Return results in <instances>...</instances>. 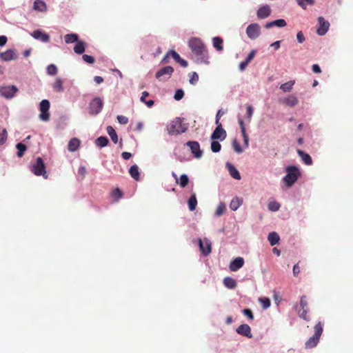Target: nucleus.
<instances>
[{
    "mask_svg": "<svg viewBox=\"0 0 353 353\" xmlns=\"http://www.w3.org/2000/svg\"><path fill=\"white\" fill-rule=\"evenodd\" d=\"M281 102L283 104L287 105V106L294 107L298 104L299 100L296 96L289 95L287 96V97L283 98V99H281Z\"/></svg>",
    "mask_w": 353,
    "mask_h": 353,
    "instance_id": "nucleus-20",
    "label": "nucleus"
},
{
    "mask_svg": "<svg viewBox=\"0 0 353 353\" xmlns=\"http://www.w3.org/2000/svg\"><path fill=\"white\" fill-rule=\"evenodd\" d=\"M232 147L236 152H237V153L243 152V149H242L241 146L240 145L239 142L237 141V140H236V139L233 140V141L232 143Z\"/></svg>",
    "mask_w": 353,
    "mask_h": 353,
    "instance_id": "nucleus-43",
    "label": "nucleus"
},
{
    "mask_svg": "<svg viewBox=\"0 0 353 353\" xmlns=\"http://www.w3.org/2000/svg\"><path fill=\"white\" fill-rule=\"evenodd\" d=\"M50 108V102L48 99H43L40 103L39 118L41 121H48L50 119L49 110Z\"/></svg>",
    "mask_w": 353,
    "mask_h": 353,
    "instance_id": "nucleus-6",
    "label": "nucleus"
},
{
    "mask_svg": "<svg viewBox=\"0 0 353 353\" xmlns=\"http://www.w3.org/2000/svg\"><path fill=\"white\" fill-rule=\"evenodd\" d=\"M297 153L302 159V161L305 163V165H312V157H310L309 154H306V152H303V150H297Z\"/></svg>",
    "mask_w": 353,
    "mask_h": 353,
    "instance_id": "nucleus-25",
    "label": "nucleus"
},
{
    "mask_svg": "<svg viewBox=\"0 0 353 353\" xmlns=\"http://www.w3.org/2000/svg\"><path fill=\"white\" fill-rule=\"evenodd\" d=\"M287 23L285 19H276L273 21L268 22L265 27L266 28H271L273 26L284 27L286 26Z\"/></svg>",
    "mask_w": 353,
    "mask_h": 353,
    "instance_id": "nucleus-26",
    "label": "nucleus"
},
{
    "mask_svg": "<svg viewBox=\"0 0 353 353\" xmlns=\"http://www.w3.org/2000/svg\"><path fill=\"white\" fill-rule=\"evenodd\" d=\"M189 182V177L186 174H182L179 177V185L181 187L184 188V187H186L188 183Z\"/></svg>",
    "mask_w": 353,
    "mask_h": 353,
    "instance_id": "nucleus-40",
    "label": "nucleus"
},
{
    "mask_svg": "<svg viewBox=\"0 0 353 353\" xmlns=\"http://www.w3.org/2000/svg\"><path fill=\"white\" fill-rule=\"evenodd\" d=\"M31 170L36 176H43L46 179L48 176L46 165L41 157H38L36 162L32 165Z\"/></svg>",
    "mask_w": 353,
    "mask_h": 353,
    "instance_id": "nucleus-5",
    "label": "nucleus"
},
{
    "mask_svg": "<svg viewBox=\"0 0 353 353\" xmlns=\"http://www.w3.org/2000/svg\"><path fill=\"white\" fill-rule=\"evenodd\" d=\"M227 168L230 176H232L234 179H236L237 180H239V179H241V175L238 170L235 168L234 165L228 163Z\"/></svg>",
    "mask_w": 353,
    "mask_h": 353,
    "instance_id": "nucleus-27",
    "label": "nucleus"
},
{
    "mask_svg": "<svg viewBox=\"0 0 353 353\" xmlns=\"http://www.w3.org/2000/svg\"><path fill=\"white\" fill-rule=\"evenodd\" d=\"M170 56H172L174 60L179 63V54L177 53V52L174 51V50H170V51L167 52L165 55L164 56L163 59L161 60V62L163 63H168L169 62V57Z\"/></svg>",
    "mask_w": 353,
    "mask_h": 353,
    "instance_id": "nucleus-23",
    "label": "nucleus"
},
{
    "mask_svg": "<svg viewBox=\"0 0 353 353\" xmlns=\"http://www.w3.org/2000/svg\"><path fill=\"white\" fill-rule=\"evenodd\" d=\"M243 314L246 315L249 319H254V315L250 308H245L243 310Z\"/></svg>",
    "mask_w": 353,
    "mask_h": 353,
    "instance_id": "nucleus-55",
    "label": "nucleus"
},
{
    "mask_svg": "<svg viewBox=\"0 0 353 353\" xmlns=\"http://www.w3.org/2000/svg\"><path fill=\"white\" fill-rule=\"evenodd\" d=\"M246 110H247V116L248 117L249 119H251L252 115H253V111H254V108L252 105H250V104H248L247 106H246Z\"/></svg>",
    "mask_w": 353,
    "mask_h": 353,
    "instance_id": "nucleus-57",
    "label": "nucleus"
},
{
    "mask_svg": "<svg viewBox=\"0 0 353 353\" xmlns=\"http://www.w3.org/2000/svg\"><path fill=\"white\" fill-rule=\"evenodd\" d=\"M117 119L119 123H122L123 125H125V123H128V119L125 116H118Z\"/></svg>",
    "mask_w": 353,
    "mask_h": 353,
    "instance_id": "nucleus-59",
    "label": "nucleus"
},
{
    "mask_svg": "<svg viewBox=\"0 0 353 353\" xmlns=\"http://www.w3.org/2000/svg\"><path fill=\"white\" fill-rule=\"evenodd\" d=\"M259 301L261 303L263 308L265 309L268 308V307H270L271 305V300L268 297L260 298Z\"/></svg>",
    "mask_w": 353,
    "mask_h": 353,
    "instance_id": "nucleus-46",
    "label": "nucleus"
},
{
    "mask_svg": "<svg viewBox=\"0 0 353 353\" xmlns=\"http://www.w3.org/2000/svg\"><path fill=\"white\" fill-rule=\"evenodd\" d=\"M238 334H242V336H246L248 338H252L251 329L248 324L240 325L236 330Z\"/></svg>",
    "mask_w": 353,
    "mask_h": 353,
    "instance_id": "nucleus-19",
    "label": "nucleus"
},
{
    "mask_svg": "<svg viewBox=\"0 0 353 353\" xmlns=\"http://www.w3.org/2000/svg\"><path fill=\"white\" fill-rule=\"evenodd\" d=\"M32 9L37 12H46L48 6L46 3L42 0H35L33 3Z\"/></svg>",
    "mask_w": 353,
    "mask_h": 353,
    "instance_id": "nucleus-21",
    "label": "nucleus"
},
{
    "mask_svg": "<svg viewBox=\"0 0 353 353\" xmlns=\"http://www.w3.org/2000/svg\"><path fill=\"white\" fill-rule=\"evenodd\" d=\"M296 38L299 42H303L305 41V37L302 32H297Z\"/></svg>",
    "mask_w": 353,
    "mask_h": 353,
    "instance_id": "nucleus-63",
    "label": "nucleus"
},
{
    "mask_svg": "<svg viewBox=\"0 0 353 353\" xmlns=\"http://www.w3.org/2000/svg\"><path fill=\"white\" fill-rule=\"evenodd\" d=\"M86 172L87 170L84 165H81L78 170V173L80 174L82 176H85Z\"/></svg>",
    "mask_w": 353,
    "mask_h": 353,
    "instance_id": "nucleus-62",
    "label": "nucleus"
},
{
    "mask_svg": "<svg viewBox=\"0 0 353 353\" xmlns=\"http://www.w3.org/2000/svg\"><path fill=\"white\" fill-rule=\"evenodd\" d=\"M197 205L196 195L194 192L191 194L188 200V208L190 210H194L196 209Z\"/></svg>",
    "mask_w": 353,
    "mask_h": 353,
    "instance_id": "nucleus-31",
    "label": "nucleus"
},
{
    "mask_svg": "<svg viewBox=\"0 0 353 353\" xmlns=\"http://www.w3.org/2000/svg\"><path fill=\"white\" fill-rule=\"evenodd\" d=\"M104 102L102 98L95 97L89 103L90 112L92 114H99L103 108Z\"/></svg>",
    "mask_w": 353,
    "mask_h": 353,
    "instance_id": "nucleus-7",
    "label": "nucleus"
},
{
    "mask_svg": "<svg viewBox=\"0 0 353 353\" xmlns=\"http://www.w3.org/2000/svg\"><path fill=\"white\" fill-rule=\"evenodd\" d=\"M129 173H130V176H132V177L134 179V180H139L140 174H139V169L138 165H131V167L129 170Z\"/></svg>",
    "mask_w": 353,
    "mask_h": 353,
    "instance_id": "nucleus-30",
    "label": "nucleus"
},
{
    "mask_svg": "<svg viewBox=\"0 0 353 353\" xmlns=\"http://www.w3.org/2000/svg\"><path fill=\"white\" fill-rule=\"evenodd\" d=\"M211 149L213 152H219L221 149V145L217 140H212L211 142Z\"/></svg>",
    "mask_w": 353,
    "mask_h": 353,
    "instance_id": "nucleus-42",
    "label": "nucleus"
},
{
    "mask_svg": "<svg viewBox=\"0 0 353 353\" xmlns=\"http://www.w3.org/2000/svg\"><path fill=\"white\" fill-rule=\"evenodd\" d=\"M17 57V52L14 49H8L0 53V59L3 61L16 60Z\"/></svg>",
    "mask_w": 353,
    "mask_h": 353,
    "instance_id": "nucleus-15",
    "label": "nucleus"
},
{
    "mask_svg": "<svg viewBox=\"0 0 353 353\" xmlns=\"http://www.w3.org/2000/svg\"><path fill=\"white\" fill-rule=\"evenodd\" d=\"M314 333L311 337L307 340L305 343V348H313L318 344L321 336L323 332V325L322 323L319 322L314 327Z\"/></svg>",
    "mask_w": 353,
    "mask_h": 353,
    "instance_id": "nucleus-3",
    "label": "nucleus"
},
{
    "mask_svg": "<svg viewBox=\"0 0 353 353\" xmlns=\"http://www.w3.org/2000/svg\"><path fill=\"white\" fill-rule=\"evenodd\" d=\"M76 45L74 46L73 50L77 54H83V52L85 50V43L83 41L79 40V36L77 37V41H75Z\"/></svg>",
    "mask_w": 353,
    "mask_h": 353,
    "instance_id": "nucleus-22",
    "label": "nucleus"
},
{
    "mask_svg": "<svg viewBox=\"0 0 353 353\" xmlns=\"http://www.w3.org/2000/svg\"><path fill=\"white\" fill-rule=\"evenodd\" d=\"M216 125H217L214 131L211 134V139L212 140H217V139H219L220 140H224V139H225L227 137V132L223 128V125L221 124V123H219Z\"/></svg>",
    "mask_w": 353,
    "mask_h": 353,
    "instance_id": "nucleus-12",
    "label": "nucleus"
},
{
    "mask_svg": "<svg viewBox=\"0 0 353 353\" xmlns=\"http://www.w3.org/2000/svg\"><path fill=\"white\" fill-rule=\"evenodd\" d=\"M241 203L242 201L239 200L238 198H234L231 201L230 207L231 210H236L238 209V208H239Z\"/></svg>",
    "mask_w": 353,
    "mask_h": 353,
    "instance_id": "nucleus-41",
    "label": "nucleus"
},
{
    "mask_svg": "<svg viewBox=\"0 0 353 353\" xmlns=\"http://www.w3.org/2000/svg\"><path fill=\"white\" fill-rule=\"evenodd\" d=\"M242 135L243 137V141L245 144L246 146H248V143H249V138H248V134L246 133V130H243V132H242Z\"/></svg>",
    "mask_w": 353,
    "mask_h": 353,
    "instance_id": "nucleus-60",
    "label": "nucleus"
},
{
    "mask_svg": "<svg viewBox=\"0 0 353 353\" xmlns=\"http://www.w3.org/2000/svg\"><path fill=\"white\" fill-rule=\"evenodd\" d=\"M199 245V250L201 252L204 256H208V254L211 253L212 251V242H210L208 239H203V240H201V239H198Z\"/></svg>",
    "mask_w": 353,
    "mask_h": 353,
    "instance_id": "nucleus-11",
    "label": "nucleus"
},
{
    "mask_svg": "<svg viewBox=\"0 0 353 353\" xmlns=\"http://www.w3.org/2000/svg\"><path fill=\"white\" fill-rule=\"evenodd\" d=\"M293 85H294V81H287L280 85V89L284 92H290L292 89Z\"/></svg>",
    "mask_w": 353,
    "mask_h": 353,
    "instance_id": "nucleus-39",
    "label": "nucleus"
},
{
    "mask_svg": "<svg viewBox=\"0 0 353 353\" xmlns=\"http://www.w3.org/2000/svg\"><path fill=\"white\" fill-rule=\"evenodd\" d=\"M81 142L78 138H72L68 144L69 151H77L80 147Z\"/></svg>",
    "mask_w": 353,
    "mask_h": 353,
    "instance_id": "nucleus-24",
    "label": "nucleus"
},
{
    "mask_svg": "<svg viewBox=\"0 0 353 353\" xmlns=\"http://www.w3.org/2000/svg\"><path fill=\"white\" fill-rule=\"evenodd\" d=\"M307 301L306 296H301L300 300V307L301 309L307 308Z\"/></svg>",
    "mask_w": 353,
    "mask_h": 353,
    "instance_id": "nucleus-54",
    "label": "nucleus"
},
{
    "mask_svg": "<svg viewBox=\"0 0 353 353\" xmlns=\"http://www.w3.org/2000/svg\"><path fill=\"white\" fill-rule=\"evenodd\" d=\"M225 210V205L221 203L216 209L215 214L216 216H221Z\"/></svg>",
    "mask_w": 353,
    "mask_h": 353,
    "instance_id": "nucleus-50",
    "label": "nucleus"
},
{
    "mask_svg": "<svg viewBox=\"0 0 353 353\" xmlns=\"http://www.w3.org/2000/svg\"><path fill=\"white\" fill-rule=\"evenodd\" d=\"M248 66L247 59H245L243 61L240 62L239 65V68L240 70L243 71Z\"/></svg>",
    "mask_w": 353,
    "mask_h": 353,
    "instance_id": "nucleus-61",
    "label": "nucleus"
},
{
    "mask_svg": "<svg viewBox=\"0 0 353 353\" xmlns=\"http://www.w3.org/2000/svg\"><path fill=\"white\" fill-rule=\"evenodd\" d=\"M188 46L191 50L196 63L209 64V52L205 48L203 41L199 38H191L188 41Z\"/></svg>",
    "mask_w": 353,
    "mask_h": 353,
    "instance_id": "nucleus-1",
    "label": "nucleus"
},
{
    "mask_svg": "<svg viewBox=\"0 0 353 353\" xmlns=\"http://www.w3.org/2000/svg\"><path fill=\"white\" fill-rule=\"evenodd\" d=\"M109 143V139L106 136H100L99 138L97 139L96 143L98 145V146L104 147L107 146L108 143Z\"/></svg>",
    "mask_w": 353,
    "mask_h": 353,
    "instance_id": "nucleus-38",
    "label": "nucleus"
},
{
    "mask_svg": "<svg viewBox=\"0 0 353 353\" xmlns=\"http://www.w3.org/2000/svg\"><path fill=\"white\" fill-rule=\"evenodd\" d=\"M8 139V131L6 129H3L0 133V145L3 144Z\"/></svg>",
    "mask_w": 353,
    "mask_h": 353,
    "instance_id": "nucleus-48",
    "label": "nucleus"
},
{
    "mask_svg": "<svg viewBox=\"0 0 353 353\" xmlns=\"http://www.w3.org/2000/svg\"><path fill=\"white\" fill-rule=\"evenodd\" d=\"M52 87L56 92H63L64 88L61 79L57 78L52 84Z\"/></svg>",
    "mask_w": 353,
    "mask_h": 353,
    "instance_id": "nucleus-33",
    "label": "nucleus"
},
{
    "mask_svg": "<svg viewBox=\"0 0 353 353\" xmlns=\"http://www.w3.org/2000/svg\"><path fill=\"white\" fill-rule=\"evenodd\" d=\"M82 59L85 61V62L89 63L90 64H92V63H94L95 61L93 56L88 55V54H83Z\"/></svg>",
    "mask_w": 353,
    "mask_h": 353,
    "instance_id": "nucleus-52",
    "label": "nucleus"
},
{
    "mask_svg": "<svg viewBox=\"0 0 353 353\" xmlns=\"http://www.w3.org/2000/svg\"><path fill=\"white\" fill-rule=\"evenodd\" d=\"M255 54H256L255 50H252L250 52V53L248 54V57H246V62H247L248 65L249 64L250 62H251L252 59H254Z\"/></svg>",
    "mask_w": 353,
    "mask_h": 353,
    "instance_id": "nucleus-56",
    "label": "nucleus"
},
{
    "mask_svg": "<svg viewBox=\"0 0 353 353\" xmlns=\"http://www.w3.org/2000/svg\"><path fill=\"white\" fill-rule=\"evenodd\" d=\"M292 272L294 276H297V275L300 272V267L299 263L294 265L292 268Z\"/></svg>",
    "mask_w": 353,
    "mask_h": 353,
    "instance_id": "nucleus-58",
    "label": "nucleus"
},
{
    "mask_svg": "<svg viewBox=\"0 0 353 353\" xmlns=\"http://www.w3.org/2000/svg\"><path fill=\"white\" fill-rule=\"evenodd\" d=\"M47 72L50 75H55L57 73V68L54 64H50L47 67Z\"/></svg>",
    "mask_w": 353,
    "mask_h": 353,
    "instance_id": "nucleus-47",
    "label": "nucleus"
},
{
    "mask_svg": "<svg viewBox=\"0 0 353 353\" xmlns=\"http://www.w3.org/2000/svg\"><path fill=\"white\" fill-rule=\"evenodd\" d=\"M270 13L271 8L268 5L262 6L261 8H259L256 12L258 18L260 19L267 18V17L270 16Z\"/></svg>",
    "mask_w": 353,
    "mask_h": 353,
    "instance_id": "nucleus-17",
    "label": "nucleus"
},
{
    "mask_svg": "<svg viewBox=\"0 0 353 353\" xmlns=\"http://www.w3.org/2000/svg\"><path fill=\"white\" fill-rule=\"evenodd\" d=\"M312 71L316 73H321L322 70H321L320 66L319 65V64H313L312 65Z\"/></svg>",
    "mask_w": 353,
    "mask_h": 353,
    "instance_id": "nucleus-64",
    "label": "nucleus"
},
{
    "mask_svg": "<svg viewBox=\"0 0 353 353\" xmlns=\"http://www.w3.org/2000/svg\"><path fill=\"white\" fill-rule=\"evenodd\" d=\"M123 195V193L122 190H121L120 188H114L111 192V196L114 199V200L116 201H119V199H121Z\"/></svg>",
    "mask_w": 353,
    "mask_h": 353,
    "instance_id": "nucleus-36",
    "label": "nucleus"
},
{
    "mask_svg": "<svg viewBox=\"0 0 353 353\" xmlns=\"http://www.w3.org/2000/svg\"><path fill=\"white\" fill-rule=\"evenodd\" d=\"M281 205L278 202H270L268 204V209L270 210H273V212H276L280 209Z\"/></svg>",
    "mask_w": 353,
    "mask_h": 353,
    "instance_id": "nucleus-49",
    "label": "nucleus"
},
{
    "mask_svg": "<svg viewBox=\"0 0 353 353\" xmlns=\"http://www.w3.org/2000/svg\"><path fill=\"white\" fill-rule=\"evenodd\" d=\"M268 240L270 241V245H274L279 243L280 236L276 232H272L268 234Z\"/></svg>",
    "mask_w": 353,
    "mask_h": 353,
    "instance_id": "nucleus-28",
    "label": "nucleus"
},
{
    "mask_svg": "<svg viewBox=\"0 0 353 353\" xmlns=\"http://www.w3.org/2000/svg\"><path fill=\"white\" fill-rule=\"evenodd\" d=\"M32 36L34 37V39H39L41 41L48 42L50 41V37L49 34L42 32V30H34V32L32 33Z\"/></svg>",
    "mask_w": 353,
    "mask_h": 353,
    "instance_id": "nucleus-18",
    "label": "nucleus"
},
{
    "mask_svg": "<svg viewBox=\"0 0 353 353\" xmlns=\"http://www.w3.org/2000/svg\"><path fill=\"white\" fill-rule=\"evenodd\" d=\"M107 132L110 137L112 141L114 143H117L118 141V135L115 131V130L112 127V125H108L107 128Z\"/></svg>",
    "mask_w": 353,
    "mask_h": 353,
    "instance_id": "nucleus-32",
    "label": "nucleus"
},
{
    "mask_svg": "<svg viewBox=\"0 0 353 353\" xmlns=\"http://www.w3.org/2000/svg\"><path fill=\"white\" fill-rule=\"evenodd\" d=\"M223 283L228 289H234L236 286V281L231 278V276H226L223 280Z\"/></svg>",
    "mask_w": 353,
    "mask_h": 353,
    "instance_id": "nucleus-29",
    "label": "nucleus"
},
{
    "mask_svg": "<svg viewBox=\"0 0 353 353\" xmlns=\"http://www.w3.org/2000/svg\"><path fill=\"white\" fill-rule=\"evenodd\" d=\"M245 263V259L243 257H236L229 263V268L231 271H236L241 268Z\"/></svg>",
    "mask_w": 353,
    "mask_h": 353,
    "instance_id": "nucleus-16",
    "label": "nucleus"
},
{
    "mask_svg": "<svg viewBox=\"0 0 353 353\" xmlns=\"http://www.w3.org/2000/svg\"><path fill=\"white\" fill-rule=\"evenodd\" d=\"M212 41H213V46L214 48H216V50H222L223 49V39L220 38V37H214L212 39Z\"/></svg>",
    "mask_w": 353,
    "mask_h": 353,
    "instance_id": "nucleus-34",
    "label": "nucleus"
},
{
    "mask_svg": "<svg viewBox=\"0 0 353 353\" xmlns=\"http://www.w3.org/2000/svg\"><path fill=\"white\" fill-rule=\"evenodd\" d=\"M318 21H319V26L317 28L318 34H319V35L325 34V33L327 32V31L330 27V22L326 21L325 18L322 17V16H320L318 18Z\"/></svg>",
    "mask_w": 353,
    "mask_h": 353,
    "instance_id": "nucleus-13",
    "label": "nucleus"
},
{
    "mask_svg": "<svg viewBox=\"0 0 353 353\" xmlns=\"http://www.w3.org/2000/svg\"><path fill=\"white\" fill-rule=\"evenodd\" d=\"M16 148L18 150L17 153V157H23V155L26 151V149H27V146L26 145V144L21 143V142H20L19 143H17L16 145Z\"/></svg>",
    "mask_w": 353,
    "mask_h": 353,
    "instance_id": "nucleus-35",
    "label": "nucleus"
},
{
    "mask_svg": "<svg viewBox=\"0 0 353 353\" xmlns=\"http://www.w3.org/2000/svg\"><path fill=\"white\" fill-rule=\"evenodd\" d=\"M19 89L14 85H1L0 95L6 99L13 98L14 94L18 92Z\"/></svg>",
    "mask_w": 353,
    "mask_h": 353,
    "instance_id": "nucleus-8",
    "label": "nucleus"
},
{
    "mask_svg": "<svg viewBox=\"0 0 353 353\" xmlns=\"http://www.w3.org/2000/svg\"><path fill=\"white\" fill-rule=\"evenodd\" d=\"M174 72L172 66H164L156 72V77L159 81H164V79H169Z\"/></svg>",
    "mask_w": 353,
    "mask_h": 353,
    "instance_id": "nucleus-10",
    "label": "nucleus"
},
{
    "mask_svg": "<svg viewBox=\"0 0 353 353\" xmlns=\"http://www.w3.org/2000/svg\"><path fill=\"white\" fill-rule=\"evenodd\" d=\"M183 95L184 91H183L182 89H178L176 90L174 94V98L175 99V100H181V99L183 98Z\"/></svg>",
    "mask_w": 353,
    "mask_h": 353,
    "instance_id": "nucleus-53",
    "label": "nucleus"
},
{
    "mask_svg": "<svg viewBox=\"0 0 353 353\" xmlns=\"http://www.w3.org/2000/svg\"><path fill=\"white\" fill-rule=\"evenodd\" d=\"M246 34L251 39H257L261 34V26L258 23H251L246 28Z\"/></svg>",
    "mask_w": 353,
    "mask_h": 353,
    "instance_id": "nucleus-9",
    "label": "nucleus"
},
{
    "mask_svg": "<svg viewBox=\"0 0 353 353\" xmlns=\"http://www.w3.org/2000/svg\"><path fill=\"white\" fill-rule=\"evenodd\" d=\"M296 1L303 8H306L307 5H314V0H296Z\"/></svg>",
    "mask_w": 353,
    "mask_h": 353,
    "instance_id": "nucleus-45",
    "label": "nucleus"
},
{
    "mask_svg": "<svg viewBox=\"0 0 353 353\" xmlns=\"http://www.w3.org/2000/svg\"><path fill=\"white\" fill-rule=\"evenodd\" d=\"M299 316L305 321H309L310 318L307 316V308H304L303 310H299Z\"/></svg>",
    "mask_w": 353,
    "mask_h": 353,
    "instance_id": "nucleus-51",
    "label": "nucleus"
},
{
    "mask_svg": "<svg viewBox=\"0 0 353 353\" xmlns=\"http://www.w3.org/2000/svg\"><path fill=\"white\" fill-rule=\"evenodd\" d=\"M188 125L183 123L180 118H176L170 123L167 127L168 132L170 134H179L186 132Z\"/></svg>",
    "mask_w": 353,
    "mask_h": 353,
    "instance_id": "nucleus-4",
    "label": "nucleus"
},
{
    "mask_svg": "<svg viewBox=\"0 0 353 353\" xmlns=\"http://www.w3.org/2000/svg\"><path fill=\"white\" fill-rule=\"evenodd\" d=\"M287 174L283 180L287 186L290 187L298 180L301 174L300 170L296 165H288L286 168Z\"/></svg>",
    "mask_w": 353,
    "mask_h": 353,
    "instance_id": "nucleus-2",
    "label": "nucleus"
},
{
    "mask_svg": "<svg viewBox=\"0 0 353 353\" xmlns=\"http://www.w3.org/2000/svg\"><path fill=\"white\" fill-rule=\"evenodd\" d=\"M198 81H199V75H198L197 72H191V74H190V83H191V85H196V83H197Z\"/></svg>",
    "mask_w": 353,
    "mask_h": 353,
    "instance_id": "nucleus-44",
    "label": "nucleus"
},
{
    "mask_svg": "<svg viewBox=\"0 0 353 353\" xmlns=\"http://www.w3.org/2000/svg\"><path fill=\"white\" fill-rule=\"evenodd\" d=\"M187 145L190 148L192 154L196 159H200L202 157L203 152L200 148V145L198 141H188Z\"/></svg>",
    "mask_w": 353,
    "mask_h": 353,
    "instance_id": "nucleus-14",
    "label": "nucleus"
},
{
    "mask_svg": "<svg viewBox=\"0 0 353 353\" xmlns=\"http://www.w3.org/2000/svg\"><path fill=\"white\" fill-rule=\"evenodd\" d=\"M77 34H67L64 36V41L66 43H72V42L77 41Z\"/></svg>",
    "mask_w": 353,
    "mask_h": 353,
    "instance_id": "nucleus-37",
    "label": "nucleus"
}]
</instances>
